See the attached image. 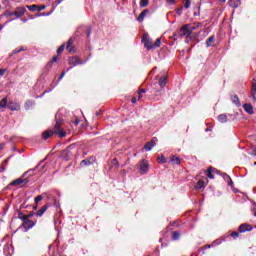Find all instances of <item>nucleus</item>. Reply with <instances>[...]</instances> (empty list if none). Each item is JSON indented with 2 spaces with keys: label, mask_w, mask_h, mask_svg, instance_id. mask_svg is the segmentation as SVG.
I'll list each match as a JSON object with an SVG mask.
<instances>
[{
  "label": "nucleus",
  "mask_w": 256,
  "mask_h": 256,
  "mask_svg": "<svg viewBox=\"0 0 256 256\" xmlns=\"http://www.w3.org/2000/svg\"><path fill=\"white\" fill-rule=\"evenodd\" d=\"M207 177H208V179H215V176L213 175V169L212 168H208Z\"/></svg>",
  "instance_id": "c756f323"
},
{
  "label": "nucleus",
  "mask_w": 256,
  "mask_h": 256,
  "mask_svg": "<svg viewBox=\"0 0 256 256\" xmlns=\"http://www.w3.org/2000/svg\"><path fill=\"white\" fill-rule=\"evenodd\" d=\"M35 225H36V223L34 221L26 219L22 223L21 228L24 229L25 233H27V231H29V229H33V227H35Z\"/></svg>",
  "instance_id": "39448f33"
},
{
  "label": "nucleus",
  "mask_w": 256,
  "mask_h": 256,
  "mask_svg": "<svg viewBox=\"0 0 256 256\" xmlns=\"http://www.w3.org/2000/svg\"><path fill=\"white\" fill-rule=\"evenodd\" d=\"M87 39H89V37H91V29L87 30V34H86Z\"/></svg>",
  "instance_id": "6e6d98bb"
},
{
  "label": "nucleus",
  "mask_w": 256,
  "mask_h": 256,
  "mask_svg": "<svg viewBox=\"0 0 256 256\" xmlns=\"http://www.w3.org/2000/svg\"><path fill=\"white\" fill-rule=\"evenodd\" d=\"M67 72H62L61 73V75H60V77L58 78V83H59V81H61L62 79H63V77H65V74H66Z\"/></svg>",
  "instance_id": "3c124183"
},
{
  "label": "nucleus",
  "mask_w": 256,
  "mask_h": 256,
  "mask_svg": "<svg viewBox=\"0 0 256 256\" xmlns=\"http://www.w3.org/2000/svg\"><path fill=\"white\" fill-rule=\"evenodd\" d=\"M34 105H35L34 100H27L24 104V108H25L26 111H29V110L33 109Z\"/></svg>",
  "instance_id": "6ab92c4d"
},
{
  "label": "nucleus",
  "mask_w": 256,
  "mask_h": 256,
  "mask_svg": "<svg viewBox=\"0 0 256 256\" xmlns=\"http://www.w3.org/2000/svg\"><path fill=\"white\" fill-rule=\"evenodd\" d=\"M27 9H29V11H38L39 9V6L37 4H33V5H30V6H26Z\"/></svg>",
  "instance_id": "7c9ffc66"
},
{
  "label": "nucleus",
  "mask_w": 256,
  "mask_h": 256,
  "mask_svg": "<svg viewBox=\"0 0 256 256\" xmlns=\"http://www.w3.org/2000/svg\"><path fill=\"white\" fill-rule=\"evenodd\" d=\"M155 145H157V138H153L152 140H150L149 142H147L144 146V149L146 151H151V149H153V147H155Z\"/></svg>",
  "instance_id": "f8f14e48"
},
{
  "label": "nucleus",
  "mask_w": 256,
  "mask_h": 256,
  "mask_svg": "<svg viewBox=\"0 0 256 256\" xmlns=\"http://www.w3.org/2000/svg\"><path fill=\"white\" fill-rule=\"evenodd\" d=\"M232 103H234L236 107H241V100L239 99V96H232Z\"/></svg>",
  "instance_id": "b1692460"
},
{
  "label": "nucleus",
  "mask_w": 256,
  "mask_h": 256,
  "mask_svg": "<svg viewBox=\"0 0 256 256\" xmlns=\"http://www.w3.org/2000/svg\"><path fill=\"white\" fill-rule=\"evenodd\" d=\"M132 103H137V98H132Z\"/></svg>",
  "instance_id": "0e129e2a"
},
{
  "label": "nucleus",
  "mask_w": 256,
  "mask_h": 256,
  "mask_svg": "<svg viewBox=\"0 0 256 256\" xmlns=\"http://www.w3.org/2000/svg\"><path fill=\"white\" fill-rule=\"evenodd\" d=\"M243 109L249 115H253V113H255V111L253 110V105H251V104H244Z\"/></svg>",
  "instance_id": "dca6fc26"
},
{
  "label": "nucleus",
  "mask_w": 256,
  "mask_h": 256,
  "mask_svg": "<svg viewBox=\"0 0 256 256\" xmlns=\"http://www.w3.org/2000/svg\"><path fill=\"white\" fill-rule=\"evenodd\" d=\"M228 185H229V187L233 186V180L231 178L228 179Z\"/></svg>",
  "instance_id": "13d9d810"
},
{
  "label": "nucleus",
  "mask_w": 256,
  "mask_h": 256,
  "mask_svg": "<svg viewBox=\"0 0 256 256\" xmlns=\"http://www.w3.org/2000/svg\"><path fill=\"white\" fill-rule=\"evenodd\" d=\"M3 147H5V145L0 144V151H1V149H3Z\"/></svg>",
  "instance_id": "774afa93"
},
{
  "label": "nucleus",
  "mask_w": 256,
  "mask_h": 256,
  "mask_svg": "<svg viewBox=\"0 0 256 256\" xmlns=\"http://www.w3.org/2000/svg\"><path fill=\"white\" fill-rule=\"evenodd\" d=\"M3 15L4 17H15L14 12H11L9 10H6Z\"/></svg>",
  "instance_id": "72a5a7b5"
},
{
  "label": "nucleus",
  "mask_w": 256,
  "mask_h": 256,
  "mask_svg": "<svg viewBox=\"0 0 256 256\" xmlns=\"http://www.w3.org/2000/svg\"><path fill=\"white\" fill-rule=\"evenodd\" d=\"M251 95H252V99L254 101H256V80H255V78H253V80H252Z\"/></svg>",
  "instance_id": "aec40b11"
},
{
  "label": "nucleus",
  "mask_w": 256,
  "mask_h": 256,
  "mask_svg": "<svg viewBox=\"0 0 256 256\" xmlns=\"http://www.w3.org/2000/svg\"><path fill=\"white\" fill-rule=\"evenodd\" d=\"M213 248V245L211 244H207L205 246H202L198 249V255H205V251H207V249H211Z\"/></svg>",
  "instance_id": "f3484780"
},
{
  "label": "nucleus",
  "mask_w": 256,
  "mask_h": 256,
  "mask_svg": "<svg viewBox=\"0 0 256 256\" xmlns=\"http://www.w3.org/2000/svg\"><path fill=\"white\" fill-rule=\"evenodd\" d=\"M55 119H56V124L54 126V130H47L42 134L44 141H47V139H49V137H51L52 135H55V134L61 138L67 136V132H65V130L61 129V125L63 124V118H61V114L57 113L55 116Z\"/></svg>",
  "instance_id": "f257e3e1"
},
{
  "label": "nucleus",
  "mask_w": 256,
  "mask_h": 256,
  "mask_svg": "<svg viewBox=\"0 0 256 256\" xmlns=\"http://www.w3.org/2000/svg\"><path fill=\"white\" fill-rule=\"evenodd\" d=\"M5 75V69H0V77H3Z\"/></svg>",
  "instance_id": "4d7b16f0"
},
{
  "label": "nucleus",
  "mask_w": 256,
  "mask_h": 256,
  "mask_svg": "<svg viewBox=\"0 0 256 256\" xmlns=\"http://www.w3.org/2000/svg\"><path fill=\"white\" fill-rule=\"evenodd\" d=\"M29 183V178H18L10 183L13 187H17L20 185V187H25Z\"/></svg>",
  "instance_id": "20e7f679"
},
{
  "label": "nucleus",
  "mask_w": 256,
  "mask_h": 256,
  "mask_svg": "<svg viewBox=\"0 0 256 256\" xmlns=\"http://www.w3.org/2000/svg\"><path fill=\"white\" fill-rule=\"evenodd\" d=\"M182 3L185 9H189V7H191V0H182Z\"/></svg>",
  "instance_id": "2f4dec72"
},
{
  "label": "nucleus",
  "mask_w": 256,
  "mask_h": 256,
  "mask_svg": "<svg viewBox=\"0 0 256 256\" xmlns=\"http://www.w3.org/2000/svg\"><path fill=\"white\" fill-rule=\"evenodd\" d=\"M61 3H63V0H56L53 4H52V7H53V10L49 13H43L42 16L43 17H49V15H51V13H53V11H55V8L58 6V5H61Z\"/></svg>",
  "instance_id": "4468645a"
},
{
  "label": "nucleus",
  "mask_w": 256,
  "mask_h": 256,
  "mask_svg": "<svg viewBox=\"0 0 256 256\" xmlns=\"http://www.w3.org/2000/svg\"><path fill=\"white\" fill-rule=\"evenodd\" d=\"M73 43H75V41L73 40V38H69L68 40V45L66 46V49L69 53H73L74 48H73Z\"/></svg>",
  "instance_id": "4be33fe9"
},
{
  "label": "nucleus",
  "mask_w": 256,
  "mask_h": 256,
  "mask_svg": "<svg viewBox=\"0 0 256 256\" xmlns=\"http://www.w3.org/2000/svg\"><path fill=\"white\" fill-rule=\"evenodd\" d=\"M180 37H191V32L189 31V24H185L180 28Z\"/></svg>",
  "instance_id": "423d86ee"
},
{
  "label": "nucleus",
  "mask_w": 256,
  "mask_h": 256,
  "mask_svg": "<svg viewBox=\"0 0 256 256\" xmlns=\"http://www.w3.org/2000/svg\"><path fill=\"white\" fill-rule=\"evenodd\" d=\"M149 5V0H140V7L145 8Z\"/></svg>",
  "instance_id": "f704fd0d"
},
{
  "label": "nucleus",
  "mask_w": 256,
  "mask_h": 256,
  "mask_svg": "<svg viewBox=\"0 0 256 256\" xmlns=\"http://www.w3.org/2000/svg\"><path fill=\"white\" fill-rule=\"evenodd\" d=\"M139 169L141 175H145V173L149 171V163H147V160L143 159L142 161H140Z\"/></svg>",
  "instance_id": "6e6552de"
},
{
  "label": "nucleus",
  "mask_w": 256,
  "mask_h": 256,
  "mask_svg": "<svg viewBox=\"0 0 256 256\" xmlns=\"http://www.w3.org/2000/svg\"><path fill=\"white\" fill-rule=\"evenodd\" d=\"M21 51H27V48L25 47L16 48L13 50V53L17 54V53H21Z\"/></svg>",
  "instance_id": "c9c22d12"
},
{
  "label": "nucleus",
  "mask_w": 256,
  "mask_h": 256,
  "mask_svg": "<svg viewBox=\"0 0 256 256\" xmlns=\"http://www.w3.org/2000/svg\"><path fill=\"white\" fill-rule=\"evenodd\" d=\"M68 63L71 66L67 69V71H71V69H73V67H77V65H84V63H87V60H85L83 62V60L79 59V57L72 56V57H69Z\"/></svg>",
  "instance_id": "f03ea898"
},
{
  "label": "nucleus",
  "mask_w": 256,
  "mask_h": 256,
  "mask_svg": "<svg viewBox=\"0 0 256 256\" xmlns=\"http://www.w3.org/2000/svg\"><path fill=\"white\" fill-rule=\"evenodd\" d=\"M7 107H9V100L7 98L0 100V109H7Z\"/></svg>",
  "instance_id": "5701e85b"
},
{
  "label": "nucleus",
  "mask_w": 256,
  "mask_h": 256,
  "mask_svg": "<svg viewBox=\"0 0 256 256\" xmlns=\"http://www.w3.org/2000/svg\"><path fill=\"white\" fill-rule=\"evenodd\" d=\"M63 51H65V44H62V45L57 49L58 55H60V53H63Z\"/></svg>",
  "instance_id": "58836bf2"
},
{
  "label": "nucleus",
  "mask_w": 256,
  "mask_h": 256,
  "mask_svg": "<svg viewBox=\"0 0 256 256\" xmlns=\"http://www.w3.org/2000/svg\"><path fill=\"white\" fill-rule=\"evenodd\" d=\"M54 87L53 88H50L48 90H45L44 93H42V95L40 96H37V99H39V97H43V95H45V93H51V91H53Z\"/></svg>",
  "instance_id": "09e8293b"
},
{
  "label": "nucleus",
  "mask_w": 256,
  "mask_h": 256,
  "mask_svg": "<svg viewBox=\"0 0 256 256\" xmlns=\"http://www.w3.org/2000/svg\"><path fill=\"white\" fill-rule=\"evenodd\" d=\"M203 27V23L201 22H197V23H194V28L197 30V29H201Z\"/></svg>",
  "instance_id": "37998d69"
},
{
  "label": "nucleus",
  "mask_w": 256,
  "mask_h": 256,
  "mask_svg": "<svg viewBox=\"0 0 256 256\" xmlns=\"http://www.w3.org/2000/svg\"><path fill=\"white\" fill-rule=\"evenodd\" d=\"M47 6L43 5V6H38V11H43L44 9H46Z\"/></svg>",
  "instance_id": "864d4df0"
},
{
  "label": "nucleus",
  "mask_w": 256,
  "mask_h": 256,
  "mask_svg": "<svg viewBox=\"0 0 256 256\" xmlns=\"http://www.w3.org/2000/svg\"><path fill=\"white\" fill-rule=\"evenodd\" d=\"M144 46L146 47V49H153V46L151 45V42H149V40L144 42Z\"/></svg>",
  "instance_id": "79ce46f5"
},
{
  "label": "nucleus",
  "mask_w": 256,
  "mask_h": 256,
  "mask_svg": "<svg viewBox=\"0 0 256 256\" xmlns=\"http://www.w3.org/2000/svg\"><path fill=\"white\" fill-rule=\"evenodd\" d=\"M229 117H233V114H220L218 115V121L219 123H227Z\"/></svg>",
  "instance_id": "ddd939ff"
},
{
  "label": "nucleus",
  "mask_w": 256,
  "mask_h": 256,
  "mask_svg": "<svg viewBox=\"0 0 256 256\" xmlns=\"http://www.w3.org/2000/svg\"><path fill=\"white\" fill-rule=\"evenodd\" d=\"M215 43V36H210L206 40V47H212V45Z\"/></svg>",
  "instance_id": "bb28decb"
},
{
  "label": "nucleus",
  "mask_w": 256,
  "mask_h": 256,
  "mask_svg": "<svg viewBox=\"0 0 256 256\" xmlns=\"http://www.w3.org/2000/svg\"><path fill=\"white\" fill-rule=\"evenodd\" d=\"M160 46H161V38H157L152 47L153 49H157V47H160Z\"/></svg>",
  "instance_id": "473e14b6"
},
{
  "label": "nucleus",
  "mask_w": 256,
  "mask_h": 256,
  "mask_svg": "<svg viewBox=\"0 0 256 256\" xmlns=\"http://www.w3.org/2000/svg\"><path fill=\"white\" fill-rule=\"evenodd\" d=\"M195 187L196 189H205V181H203V179H200Z\"/></svg>",
  "instance_id": "c85d7f7f"
},
{
  "label": "nucleus",
  "mask_w": 256,
  "mask_h": 256,
  "mask_svg": "<svg viewBox=\"0 0 256 256\" xmlns=\"http://www.w3.org/2000/svg\"><path fill=\"white\" fill-rule=\"evenodd\" d=\"M147 13H149L148 9L143 10L140 15L137 18L138 23H143V21L145 20V17H147Z\"/></svg>",
  "instance_id": "2eb2a0df"
},
{
  "label": "nucleus",
  "mask_w": 256,
  "mask_h": 256,
  "mask_svg": "<svg viewBox=\"0 0 256 256\" xmlns=\"http://www.w3.org/2000/svg\"><path fill=\"white\" fill-rule=\"evenodd\" d=\"M239 233H247V231H253V227L247 223L241 224L238 228Z\"/></svg>",
  "instance_id": "9b49d317"
},
{
  "label": "nucleus",
  "mask_w": 256,
  "mask_h": 256,
  "mask_svg": "<svg viewBox=\"0 0 256 256\" xmlns=\"http://www.w3.org/2000/svg\"><path fill=\"white\" fill-rule=\"evenodd\" d=\"M227 237H229V236L224 237L222 240L216 239L210 245H212V247H217V245H221V243H223V241H226Z\"/></svg>",
  "instance_id": "a878e982"
},
{
  "label": "nucleus",
  "mask_w": 256,
  "mask_h": 256,
  "mask_svg": "<svg viewBox=\"0 0 256 256\" xmlns=\"http://www.w3.org/2000/svg\"><path fill=\"white\" fill-rule=\"evenodd\" d=\"M27 12V9L25 7H16V10L14 11V17L16 19H21Z\"/></svg>",
  "instance_id": "1a4fd4ad"
},
{
  "label": "nucleus",
  "mask_w": 256,
  "mask_h": 256,
  "mask_svg": "<svg viewBox=\"0 0 256 256\" xmlns=\"http://www.w3.org/2000/svg\"><path fill=\"white\" fill-rule=\"evenodd\" d=\"M171 161L176 163V165H180L181 164V159L179 157L172 158Z\"/></svg>",
  "instance_id": "a19ab883"
},
{
  "label": "nucleus",
  "mask_w": 256,
  "mask_h": 256,
  "mask_svg": "<svg viewBox=\"0 0 256 256\" xmlns=\"http://www.w3.org/2000/svg\"><path fill=\"white\" fill-rule=\"evenodd\" d=\"M224 179L225 181H229V179H231V176L228 174H224Z\"/></svg>",
  "instance_id": "5fc2aeb1"
},
{
  "label": "nucleus",
  "mask_w": 256,
  "mask_h": 256,
  "mask_svg": "<svg viewBox=\"0 0 256 256\" xmlns=\"http://www.w3.org/2000/svg\"><path fill=\"white\" fill-rule=\"evenodd\" d=\"M228 5L233 7V9H237V7H239V5H241V0H229Z\"/></svg>",
  "instance_id": "412c9836"
},
{
  "label": "nucleus",
  "mask_w": 256,
  "mask_h": 256,
  "mask_svg": "<svg viewBox=\"0 0 256 256\" xmlns=\"http://www.w3.org/2000/svg\"><path fill=\"white\" fill-rule=\"evenodd\" d=\"M75 149V144H71L66 149H64L61 153V157L64 159V161H69L71 157H73V150Z\"/></svg>",
  "instance_id": "7ed1b4c3"
},
{
  "label": "nucleus",
  "mask_w": 256,
  "mask_h": 256,
  "mask_svg": "<svg viewBox=\"0 0 256 256\" xmlns=\"http://www.w3.org/2000/svg\"><path fill=\"white\" fill-rule=\"evenodd\" d=\"M79 123H80L79 119H76V120L74 121L75 127H77V125H79Z\"/></svg>",
  "instance_id": "052dcab7"
},
{
  "label": "nucleus",
  "mask_w": 256,
  "mask_h": 256,
  "mask_svg": "<svg viewBox=\"0 0 256 256\" xmlns=\"http://www.w3.org/2000/svg\"><path fill=\"white\" fill-rule=\"evenodd\" d=\"M167 3H169V5H175V0H167Z\"/></svg>",
  "instance_id": "bf43d9fd"
},
{
  "label": "nucleus",
  "mask_w": 256,
  "mask_h": 256,
  "mask_svg": "<svg viewBox=\"0 0 256 256\" xmlns=\"http://www.w3.org/2000/svg\"><path fill=\"white\" fill-rule=\"evenodd\" d=\"M112 163H113V165H115V163L118 165L117 159L114 158V159L112 160Z\"/></svg>",
  "instance_id": "e2e57ef3"
},
{
  "label": "nucleus",
  "mask_w": 256,
  "mask_h": 256,
  "mask_svg": "<svg viewBox=\"0 0 256 256\" xmlns=\"http://www.w3.org/2000/svg\"><path fill=\"white\" fill-rule=\"evenodd\" d=\"M159 85L161 89H164V87L167 85V76H162L159 80Z\"/></svg>",
  "instance_id": "393cba45"
},
{
  "label": "nucleus",
  "mask_w": 256,
  "mask_h": 256,
  "mask_svg": "<svg viewBox=\"0 0 256 256\" xmlns=\"http://www.w3.org/2000/svg\"><path fill=\"white\" fill-rule=\"evenodd\" d=\"M40 201H43V196H42V195H38V196L35 198V204L37 205V203H39Z\"/></svg>",
  "instance_id": "49530a36"
},
{
  "label": "nucleus",
  "mask_w": 256,
  "mask_h": 256,
  "mask_svg": "<svg viewBox=\"0 0 256 256\" xmlns=\"http://www.w3.org/2000/svg\"><path fill=\"white\" fill-rule=\"evenodd\" d=\"M143 93H147V90L145 89H140L138 93V100H141V97H143Z\"/></svg>",
  "instance_id": "e433bc0d"
},
{
  "label": "nucleus",
  "mask_w": 256,
  "mask_h": 256,
  "mask_svg": "<svg viewBox=\"0 0 256 256\" xmlns=\"http://www.w3.org/2000/svg\"><path fill=\"white\" fill-rule=\"evenodd\" d=\"M188 31H190V35H191V33H193L194 31H196L195 25H194V24H193V25L188 24Z\"/></svg>",
  "instance_id": "ea45409f"
},
{
  "label": "nucleus",
  "mask_w": 256,
  "mask_h": 256,
  "mask_svg": "<svg viewBox=\"0 0 256 256\" xmlns=\"http://www.w3.org/2000/svg\"><path fill=\"white\" fill-rule=\"evenodd\" d=\"M47 209H49V204L44 205L42 208H40L36 212L37 217H43V215L45 214V211H47Z\"/></svg>",
  "instance_id": "a211bd4d"
},
{
  "label": "nucleus",
  "mask_w": 256,
  "mask_h": 256,
  "mask_svg": "<svg viewBox=\"0 0 256 256\" xmlns=\"http://www.w3.org/2000/svg\"><path fill=\"white\" fill-rule=\"evenodd\" d=\"M4 25H0V31H3Z\"/></svg>",
  "instance_id": "338daca9"
},
{
  "label": "nucleus",
  "mask_w": 256,
  "mask_h": 256,
  "mask_svg": "<svg viewBox=\"0 0 256 256\" xmlns=\"http://www.w3.org/2000/svg\"><path fill=\"white\" fill-rule=\"evenodd\" d=\"M58 59H59L58 56H53L52 61L48 65L51 66V63H57Z\"/></svg>",
  "instance_id": "8fccbe9b"
},
{
  "label": "nucleus",
  "mask_w": 256,
  "mask_h": 256,
  "mask_svg": "<svg viewBox=\"0 0 256 256\" xmlns=\"http://www.w3.org/2000/svg\"><path fill=\"white\" fill-rule=\"evenodd\" d=\"M8 109L10 111H21V104L13 100L8 101Z\"/></svg>",
  "instance_id": "0eeeda50"
},
{
  "label": "nucleus",
  "mask_w": 256,
  "mask_h": 256,
  "mask_svg": "<svg viewBox=\"0 0 256 256\" xmlns=\"http://www.w3.org/2000/svg\"><path fill=\"white\" fill-rule=\"evenodd\" d=\"M158 163H167V158L165 156H161L158 158Z\"/></svg>",
  "instance_id": "4c0bfd02"
},
{
  "label": "nucleus",
  "mask_w": 256,
  "mask_h": 256,
  "mask_svg": "<svg viewBox=\"0 0 256 256\" xmlns=\"http://www.w3.org/2000/svg\"><path fill=\"white\" fill-rule=\"evenodd\" d=\"M95 157L94 156H91L87 159H84L80 162V166L81 167H89V165H93L95 163Z\"/></svg>",
  "instance_id": "9d476101"
},
{
  "label": "nucleus",
  "mask_w": 256,
  "mask_h": 256,
  "mask_svg": "<svg viewBox=\"0 0 256 256\" xmlns=\"http://www.w3.org/2000/svg\"><path fill=\"white\" fill-rule=\"evenodd\" d=\"M157 71V67H154L151 71L152 75Z\"/></svg>",
  "instance_id": "680f3d73"
},
{
  "label": "nucleus",
  "mask_w": 256,
  "mask_h": 256,
  "mask_svg": "<svg viewBox=\"0 0 256 256\" xmlns=\"http://www.w3.org/2000/svg\"><path fill=\"white\" fill-rule=\"evenodd\" d=\"M175 12L180 17V15H183V8H176Z\"/></svg>",
  "instance_id": "a18cd8bd"
},
{
  "label": "nucleus",
  "mask_w": 256,
  "mask_h": 256,
  "mask_svg": "<svg viewBox=\"0 0 256 256\" xmlns=\"http://www.w3.org/2000/svg\"><path fill=\"white\" fill-rule=\"evenodd\" d=\"M29 217H33V212H31V213L27 216V219H29Z\"/></svg>",
  "instance_id": "69168bd1"
},
{
  "label": "nucleus",
  "mask_w": 256,
  "mask_h": 256,
  "mask_svg": "<svg viewBox=\"0 0 256 256\" xmlns=\"http://www.w3.org/2000/svg\"><path fill=\"white\" fill-rule=\"evenodd\" d=\"M250 155H253L254 157H256V148H252Z\"/></svg>",
  "instance_id": "603ef678"
},
{
  "label": "nucleus",
  "mask_w": 256,
  "mask_h": 256,
  "mask_svg": "<svg viewBox=\"0 0 256 256\" xmlns=\"http://www.w3.org/2000/svg\"><path fill=\"white\" fill-rule=\"evenodd\" d=\"M18 217H19V219H22V221H26L27 220V216H25L23 213H19Z\"/></svg>",
  "instance_id": "de8ad7c7"
},
{
  "label": "nucleus",
  "mask_w": 256,
  "mask_h": 256,
  "mask_svg": "<svg viewBox=\"0 0 256 256\" xmlns=\"http://www.w3.org/2000/svg\"><path fill=\"white\" fill-rule=\"evenodd\" d=\"M180 237H181V233H179V231L172 232V241H179Z\"/></svg>",
  "instance_id": "cd10ccee"
},
{
  "label": "nucleus",
  "mask_w": 256,
  "mask_h": 256,
  "mask_svg": "<svg viewBox=\"0 0 256 256\" xmlns=\"http://www.w3.org/2000/svg\"><path fill=\"white\" fill-rule=\"evenodd\" d=\"M230 237H232L233 239H237V237H239V232L234 231L230 233Z\"/></svg>",
  "instance_id": "c03bdc74"
}]
</instances>
